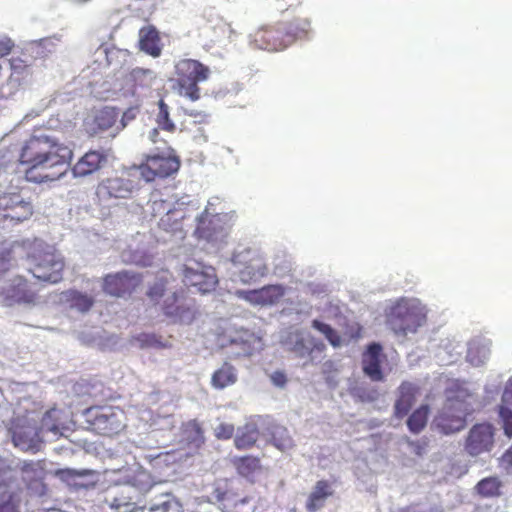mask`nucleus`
Wrapping results in <instances>:
<instances>
[{
	"label": "nucleus",
	"instance_id": "obj_1",
	"mask_svg": "<svg viewBox=\"0 0 512 512\" xmlns=\"http://www.w3.org/2000/svg\"><path fill=\"white\" fill-rule=\"evenodd\" d=\"M73 159V150L56 136L40 132L22 145L18 163L24 166L23 178L32 184H50L63 178Z\"/></svg>",
	"mask_w": 512,
	"mask_h": 512
},
{
	"label": "nucleus",
	"instance_id": "obj_2",
	"mask_svg": "<svg viewBox=\"0 0 512 512\" xmlns=\"http://www.w3.org/2000/svg\"><path fill=\"white\" fill-rule=\"evenodd\" d=\"M82 417L88 431L104 437L118 435L126 427L125 412L117 406H90L82 412Z\"/></svg>",
	"mask_w": 512,
	"mask_h": 512
},
{
	"label": "nucleus",
	"instance_id": "obj_3",
	"mask_svg": "<svg viewBox=\"0 0 512 512\" xmlns=\"http://www.w3.org/2000/svg\"><path fill=\"white\" fill-rule=\"evenodd\" d=\"M425 321L424 308L414 300L400 299L389 308L386 314L387 325L398 335L416 332Z\"/></svg>",
	"mask_w": 512,
	"mask_h": 512
},
{
	"label": "nucleus",
	"instance_id": "obj_4",
	"mask_svg": "<svg viewBox=\"0 0 512 512\" xmlns=\"http://www.w3.org/2000/svg\"><path fill=\"white\" fill-rule=\"evenodd\" d=\"M210 68L195 59H181L175 65L176 83L179 92L191 101L200 99L198 84L210 77Z\"/></svg>",
	"mask_w": 512,
	"mask_h": 512
},
{
	"label": "nucleus",
	"instance_id": "obj_5",
	"mask_svg": "<svg viewBox=\"0 0 512 512\" xmlns=\"http://www.w3.org/2000/svg\"><path fill=\"white\" fill-rule=\"evenodd\" d=\"M30 271L37 279L49 283L62 280L64 260L53 249L42 244L34 246L29 253Z\"/></svg>",
	"mask_w": 512,
	"mask_h": 512
},
{
	"label": "nucleus",
	"instance_id": "obj_6",
	"mask_svg": "<svg viewBox=\"0 0 512 512\" xmlns=\"http://www.w3.org/2000/svg\"><path fill=\"white\" fill-rule=\"evenodd\" d=\"M56 414V409L47 411L41 420L40 428L30 424L17 426L12 435L14 445L23 451L32 453L39 452L43 442L40 433L43 430L58 433L60 430V425L55 422Z\"/></svg>",
	"mask_w": 512,
	"mask_h": 512
},
{
	"label": "nucleus",
	"instance_id": "obj_7",
	"mask_svg": "<svg viewBox=\"0 0 512 512\" xmlns=\"http://www.w3.org/2000/svg\"><path fill=\"white\" fill-rule=\"evenodd\" d=\"M468 405L458 398H447L443 407L433 419V427L441 434L450 435L466 426Z\"/></svg>",
	"mask_w": 512,
	"mask_h": 512
},
{
	"label": "nucleus",
	"instance_id": "obj_8",
	"mask_svg": "<svg viewBox=\"0 0 512 512\" xmlns=\"http://www.w3.org/2000/svg\"><path fill=\"white\" fill-rule=\"evenodd\" d=\"M138 190L136 177L129 172H122L101 180L96 187V196L100 201L127 200Z\"/></svg>",
	"mask_w": 512,
	"mask_h": 512
},
{
	"label": "nucleus",
	"instance_id": "obj_9",
	"mask_svg": "<svg viewBox=\"0 0 512 512\" xmlns=\"http://www.w3.org/2000/svg\"><path fill=\"white\" fill-rule=\"evenodd\" d=\"M34 214V204L30 197H25L21 190L0 194V225L5 220L14 223L24 222Z\"/></svg>",
	"mask_w": 512,
	"mask_h": 512
},
{
	"label": "nucleus",
	"instance_id": "obj_10",
	"mask_svg": "<svg viewBox=\"0 0 512 512\" xmlns=\"http://www.w3.org/2000/svg\"><path fill=\"white\" fill-rule=\"evenodd\" d=\"M249 43L256 49L276 52L291 45V37L287 36L283 24L265 25L249 35Z\"/></svg>",
	"mask_w": 512,
	"mask_h": 512
},
{
	"label": "nucleus",
	"instance_id": "obj_11",
	"mask_svg": "<svg viewBox=\"0 0 512 512\" xmlns=\"http://www.w3.org/2000/svg\"><path fill=\"white\" fill-rule=\"evenodd\" d=\"M182 281L188 287H194L202 294L214 291L218 285L215 268L197 261L184 264Z\"/></svg>",
	"mask_w": 512,
	"mask_h": 512
},
{
	"label": "nucleus",
	"instance_id": "obj_12",
	"mask_svg": "<svg viewBox=\"0 0 512 512\" xmlns=\"http://www.w3.org/2000/svg\"><path fill=\"white\" fill-rule=\"evenodd\" d=\"M232 262L240 265L239 276L242 282L249 283L254 281L267 272V266L264 258L258 250L247 248L236 252L232 256Z\"/></svg>",
	"mask_w": 512,
	"mask_h": 512
},
{
	"label": "nucleus",
	"instance_id": "obj_13",
	"mask_svg": "<svg viewBox=\"0 0 512 512\" xmlns=\"http://www.w3.org/2000/svg\"><path fill=\"white\" fill-rule=\"evenodd\" d=\"M143 283L141 274L131 271H121L107 274L103 278V291L111 296L124 297L131 295Z\"/></svg>",
	"mask_w": 512,
	"mask_h": 512
},
{
	"label": "nucleus",
	"instance_id": "obj_14",
	"mask_svg": "<svg viewBox=\"0 0 512 512\" xmlns=\"http://www.w3.org/2000/svg\"><path fill=\"white\" fill-rule=\"evenodd\" d=\"M495 428L492 424L477 423L471 427L465 439L464 448L470 456L490 452L494 447Z\"/></svg>",
	"mask_w": 512,
	"mask_h": 512
},
{
	"label": "nucleus",
	"instance_id": "obj_15",
	"mask_svg": "<svg viewBox=\"0 0 512 512\" xmlns=\"http://www.w3.org/2000/svg\"><path fill=\"white\" fill-rule=\"evenodd\" d=\"M180 162L176 157L160 155L149 156L144 164L139 166L140 175L147 182L156 178H166L178 171Z\"/></svg>",
	"mask_w": 512,
	"mask_h": 512
},
{
	"label": "nucleus",
	"instance_id": "obj_16",
	"mask_svg": "<svg viewBox=\"0 0 512 512\" xmlns=\"http://www.w3.org/2000/svg\"><path fill=\"white\" fill-rule=\"evenodd\" d=\"M0 295L7 305L31 304L37 298L36 292L29 287L27 280L22 276L11 279L8 285L2 288Z\"/></svg>",
	"mask_w": 512,
	"mask_h": 512
},
{
	"label": "nucleus",
	"instance_id": "obj_17",
	"mask_svg": "<svg viewBox=\"0 0 512 512\" xmlns=\"http://www.w3.org/2000/svg\"><path fill=\"white\" fill-rule=\"evenodd\" d=\"M386 359L383 348L379 343L369 344L362 354V369L372 381L379 382L384 379L381 363Z\"/></svg>",
	"mask_w": 512,
	"mask_h": 512
},
{
	"label": "nucleus",
	"instance_id": "obj_18",
	"mask_svg": "<svg viewBox=\"0 0 512 512\" xmlns=\"http://www.w3.org/2000/svg\"><path fill=\"white\" fill-rule=\"evenodd\" d=\"M119 118V112L112 107H104L95 111L93 117L86 122L85 129L90 136H96L112 128Z\"/></svg>",
	"mask_w": 512,
	"mask_h": 512
},
{
	"label": "nucleus",
	"instance_id": "obj_19",
	"mask_svg": "<svg viewBox=\"0 0 512 512\" xmlns=\"http://www.w3.org/2000/svg\"><path fill=\"white\" fill-rule=\"evenodd\" d=\"M163 313L173 322L190 324L195 318V310L192 306L179 302L177 293L168 297L162 307Z\"/></svg>",
	"mask_w": 512,
	"mask_h": 512
},
{
	"label": "nucleus",
	"instance_id": "obj_20",
	"mask_svg": "<svg viewBox=\"0 0 512 512\" xmlns=\"http://www.w3.org/2000/svg\"><path fill=\"white\" fill-rule=\"evenodd\" d=\"M107 161L106 155L98 150H89L72 167L74 177H86L97 172Z\"/></svg>",
	"mask_w": 512,
	"mask_h": 512
},
{
	"label": "nucleus",
	"instance_id": "obj_21",
	"mask_svg": "<svg viewBox=\"0 0 512 512\" xmlns=\"http://www.w3.org/2000/svg\"><path fill=\"white\" fill-rule=\"evenodd\" d=\"M419 392L417 385L404 381L398 387V395L394 404V416L398 419L405 417L416 402Z\"/></svg>",
	"mask_w": 512,
	"mask_h": 512
},
{
	"label": "nucleus",
	"instance_id": "obj_22",
	"mask_svg": "<svg viewBox=\"0 0 512 512\" xmlns=\"http://www.w3.org/2000/svg\"><path fill=\"white\" fill-rule=\"evenodd\" d=\"M334 488L330 481L318 480L307 497L305 509L308 512H317L322 509L328 498L334 496Z\"/></svg>",
	"mask_w": 512,
	"mask_h": 512
},
{
	"label": "nucleus",
	"instance_id": "obj_23",
	"mask_svg": "<svg viewBox=\"0 0 512 512\" xmlns=\"http://www.w3.org/2000/svg\"><path fill=\"white\" fill-rule=\"evenodd\" d=\"M181 442L185 447L192 450H199L205 444L204 429L201 423L192 419L182 423L180 428Z\"/></svg>",
	"mask_w": 512,
	"mask_h": 512
},
{
	"label": "nucleus",
	"instance_id": "obj_24",
	"mask_svg": "<svg viewBox=\"0 0 512 512\" xmlns=\"http://www.w3.org/2000/svg\"><path fill=\"white\" fill-rule=\"evenodd\" d=\"M139 47L143 52L154 58L161 55V38L155 26L148 25L139 30Z\"/></svg>",
	"mask_w": 512,
	"mask_h": 512
},
{
	"label": "nucleus",
	"instance_id": "obj_25",
	"mask_svg": "<svg viewBox=\"0 0 512 512\" xmlns=\"http://www.w3.org/2000/svg\"><path fill=\"white\" fill-rule=\"evenodd\" d=\"M504 483L497 476L481 479L474 487V492L480 498L493 499L503 495Z\"/></svg>",
	"mask_w": 512,
	"mask_h": 512
},
{
	"label": "nucleus",
	"instance_id": "obj_26",
	"mask_svg": "<svg viewBox=\"0 0 512 512\" xmlns=\"http://www.w3.org/2000/svg\"><path fill=\"white\" fill-rule=\"evenodd\" d=\"M218 215H211L205 209L197 219L195 235L199 239L212 240L218 233Z\"/></svg>",
	"mask_w": 512,
	"mask_h": 512
},
{
	"label": "nucleus",
	"instance_id": "obj_27",
	"mask_svg": "<svg viewBox=\"0 0 512 512\" xmlns=\"http://www.w3.org/2000/svg\"><path fill=\"white\" fill-rule=\"evenodd\" d=\"M157 79V74L151 69H144L140 67L133 68L127 77L128 83L132 84L133 91L149 90L154 85Z\"/></svg>",
	"mask_w": 512,
	"mask_h": 512
},
{
	"label": "nucleus",
	"instance_id": "obj_28",
	"mask_svg": "<svg viewBox=\"0 0 512 512\" xmlns=\"http://www.w3.org/2000/svg\"><path fill=\"white\" fill-rule=\"evenodd\" d=\"M186 218V210L181 207L169 209L165 215L160 218L159 228L169 232L177 233L183 231V221Z\"/></svg>",
	"mask_w": 512,
	"mask_h": 512
},
{
	"label": "nucleus",
	"instance_id": "obj_29",
	"mask_svg": "<svg viewBox=\"0 0 512 512\" xmlns=\"http://www.w3.org/2000/svg\"><path fill=\"white\" fill-rule=\"evenodd\" d=\"M260 432L255 423H246L240 427L234 438V445L238 450L252 448L259 438Z\"/></svg>",
	"mask_w": 512,
	"mask_h": 512
},
{
	"label": "nucleus",
	"instance_id": "obj_30",
	"mask_svg": "<svg viewBox=\"0 0 512 512\" xmlns=\"http://www.w3.org/2000/svg\"><path fill=\"white\" fill-rule=\"evenodd\" d=\"M326 345L323 341L309 335L307 337L298 338L293 344L292 351L299 358L310 356L314 351L323 352Z\"/></svg>",
	"mask_w": 512,
	"mask_h": 512
},
{
	"label": "nucleus",
	"instance_id": "obj_31",
	"mask_svg": "<svg viewBox=\"0 0 512 512\" xmlns=\"http://www.w3.org/2000/svg\"><path fill=\"white\" fill-rule=\"evenodd\" d=\"M62 299L72 309L82 313L87 312L94 304V298L77 290H68L62 293Z\"/></svg>",
	"mask_w": 512,
	"mask_h": 512
},
{
	"label": "nucleus",
	"instance_id": "obj_32",
	"mask_svg": "<svg viewBox=\"0 0 512 512\" xmlns=\"http://www.w3.org/2000/svg\"><path fill=\"white\" fill-rule=\"evenodd\" d=\"M19 469L22 480L29 485L41 481L45 475V465L42 460L23 461Z\"/></svg>",
	"mask_w": 512,
	"mask_h": 512
},
{
	"label": "nucleus",
	"instance_id": "obj_33",
	"mask_svg": "<svg viewBox=\"0 0 512 512\" xmlns=\"http://www.w3.org/2000/svg\"><path fill=\"white\" fill-rule=\"evenodd\" d=\"M237 381V374L234 366L225 362L217 369L211 378V384L216 389H224Z\"/></svg>",
	"mask_w": 512,
	"mask_h": 512
},
{
	"label": "nucleus",
	"instance_id": "obj_34",
	"mask_svg": "<svg viewBox=\"0 0 512 512\" xmlns=\"http://www.w3.org/2000/svg\"><path fill=\"white\" fill-rule=\"evenodd\" d=\"M287 36L291 37V44L297 39L308 37L312 31L311 20L308 17H297L284 25Z\"/></svg>",
	"mask_w": 512,
	"mask_h": 512
},
{
	"label": "nucleus",
	"instance_id": "obj_35",
	"mask_svg": "<svg viewBox=\"0 0 512 512\" xmlns=\"http://www.w3.org/2000/svg\"><path fill=\"white\" fill-rule=\"evenodd\" d=\"M430 413V407L427 404L420 405L415 409L407 419V427L413 434L421 433L428 422V416Z\"/></svg>",
	"mask_w": 512,
	"mask_h": 512
},
{
	"label": "nucleus",
	"instance_id": "obj_36",
	"mask_svg": "<svg viewBox=\"0 0 512 512\" xmlns=\"http://www.w3.org/2000/svg\"><path fill=\"white\" fill-rule=\"evenodd\" d=\"M233 465L237 472L244 477L253 475L261 468L260 459L251 455L234 458Z\"/></svg>",
	"mask_w": 512,
	"mask_h": 512
},
{
	"label": "nucleus",
	"instance_id": "obj_37",
	"mask_svg": "<svg viewBox=\"0 0 512 512\" xmlns=\"http://www.w3.org/2000/svg\"><path fill=\"white\" fill-rule=\"evenodd\" d=\"M260 303L262 306L273 305L280 301L285 294V288L282 285H267L258 289Z\"/></svg>",
	"mask_w": 512,
	"mask_h": 512
},
{
	"label": "nucleus",
	"instance_id": "obj_38",
	"mask_svg": "<svg viewBox=\"0 0 512 512\" xmlns=\"http://www.w3.org/2000/svg\"><path fill=\"white\" fill-rule=\"evenodd\" d=\"M156 123L158 128L169 133H173L176 130V125L170 118L169 107L163 99L158 102V113L156 116Z\"/></svg>",
	"mask_w": 512,
	"mask_h": 512
},
{
	"label": "nucleus",
	"instance_id": "obj_39",
	"mask_svg": "<svg viewBox=\"0 0 512 512\" xmlns=\"http://www.w3.org/2000/svg\"><path fill=\"white\" fill-rule=\"evenodd\" d=\"M312 328L320 332L325 336L327 341L333 346V347H340L342 344V340L338 332L332 328L329 324H326L318 319H314L311 322Z\"/></svg>",
	"mask_w": 512,
	"mask_h": 512
},
{
	"label": "nucleus",
	"instance_id": "obj_40",
	"mask_svg": "<svg viewBox=\"0 0 512 512\" xmlns=\"http://www.w3.org/2000/svg\"><path fill=\"white\" fill-rule=\"evenodd\" d=\"M141 348H169L171 345L162 340V337L154 333H142L136 337Z\"/></svg>",
	"mask_w": 512,
	"mask_h": 512
},
{
	"label": "nucleus",
	"instance_id": "obj_41",
	"mask_svg": "<svg viewBox=\"0 0 512 512\" xmlns=\"http://www.w3.org/2000/svg\"><path fill=\"white\" fill-rule=\"evenodd\" d=\"M169 283V277L167 275H161L157 277L156 281L148 288V298L157 303L165 294L167 285Z\"/></svg>",
	"mask_w": 512,
	"mask_h": 512
},
{
	"label": "nucleus",
	"instance_id": "obj_42",
	"mask_svg": "<svg viewBox=\"0 0 512 512\" xmlns=\"http://www.w3.org/2000/svg\"><path fill=\"white\" fill-rule=\"evenodd\" d=\"M272 441L275 447L281 451L288 450L293 447V439L285 428L276 429L272 435Z\"/></svg>",
	"mask_w": 512,
	"mask_h": 512
},
{
	"label": "nucleus",
	"instance_id": "obj_43",
	"mask_svg": "<svg viewBox=\"0 0 512 512\" xmlns=\"http://www.w3.org/2000/svg\"><path fill=\"white\" fill-rule=\"evenodd\" d=\"M251 498L246 494H241L237 489L231 487L227 499L224 503L226 509H237L240 505L249 503Z\"/></svg>",
	"mask_w": 512,
	"mask_h": 512
},
{
	"label": "nucleus",
	"instance_id": "obj_44",
	"mask_svg": "<svg viewBox=\"0 0 512 512\" xmlns=\"http://www.w3.org/2000/svg\"><path fill=\"white\" fill-rule=\"evenodd\" d=\"M110 507L115 512H143V508L138 506L135 502L126 500L125 497H115Z\"/></svg>",
	"mask_w": 512,
	"mask_h": 512
},
{
	"label": "nucleus",
	"instance_id": "obj_45",
	"mask_svg": "<svg viewBox=\"0 0 512 512\" xmlns=\"http://www.w3.org/2000/svg\"><path fill=\"white\" fill-rule=\"evenodd\" d=\"M179 502L172 496L166 495L165 499L158 504L151 506V512H180Z\"/></svg>",
	"mask_w": 512,
	"mask_h": 512
},
{
	"label": "nucleus",
	"instance_id": "obj_46",
	"mask_svg": "<svg viewBox=\"0 0 512 512\" xmlns=\"http://www.w3.org/2000/svg\"><path fill=\"white\" fill-rule=\"evenodd\" d=\"M510 407L504 403L499 406V416L503 423L504 434L509 438L512 437V410Z\"/></svg>",
	"mask_w": 512,
	"mask_h": 512
},
{
	"label": "nucleus",
	"instance_id": "obj_47",
	"mask_svg": "<svg viewBox=\"0 0 512 512\" xmlns=\"http://www.w3.org/2000/svg\"><path fill=\"white\" fill-rule=\"evenodd\" d=\"M237 334H238L237 336H232L230 334L228 338H226L225 336L219 337L218 341H219L221 347H226V346H231V345L245 346L247 341L244 339V336L248 334V331L240 330V331H237Z\"/></svg>",
	"mask_w": 512,
	"mask_h": 512
},
{
	"label": "nucleus",
	"instance_id": "obj_48",
	"mask_svg": "<svg viewBox=\"0 0 512 512\" xmlns=\"http://www.w3.org/2000/svg\"><path fill=\"white\" fill-rule=\"evenodd\" d=\"M0 512H18L15 495L4 492L0 499Z\"/></svg>",
	"mask_w": 512,
	"mask_h": 512
},
{
	"label": "nucleus",
	"instance_id": "obj_49",
	"mask_svg": "<svg viewBox=\"0 0 512 512\" xmlns=\"http://www.w3.org/2000/svg\"><path fill=\"white\" fill-rule=\"evenodd\" d=\"M235 432L233 424L221 423L215 428V437L218 440H228L232 438Z\"/></svg>",
	"mask_w": 512,
	"mask_h": 512
},
{
	"label": "nucleus",
	"instance_id": "obj_50",
	"mask_svg": "<svg viewBox=\"0 0 512 512\" xmlns=\"http://www.w3.org/2000/svg\"><path fill=\"white\" fill-rule=\"evenodd\" d=\"M231 485H229L227 482L224 483V484H218L213 492H212V497L217 501L219 502L220 504H222L224 506V503L227 499V495L231 489Z\"/></svg>",
	"mask_w": 512,
	"mask_h": 512
},
{
	"label": "nucleus",
	"instance_id": "obj_51",
	"mask_svg": "<svg viewBox=\"0 0 512 512\" xmlns=\"http://www.w3.org/2000/svg\"><path fill=\"white\" fill-rule=\"evenodd\" d=\"M409 447L412 452L417 456H422L428 447L429 441L427 438H422L419 440H407Z\"/></svg>",
	"mask_w": 512,
	"mask_h": 512
},
{
	"label": "nucleus",
	"instance_id": "obj_52",
	"mask_svg": "<svg viewBox=\"0 0 512 512\" xmlns=\"http://www.w3.org/2000/svg\"><path fill=\"white\" fill-rule=\"evenodd\" d=\"M237 295L240 298L248 301L251 304L261 305V303H260V295L258 293V289H256V290L238 291Z\"/></svg>",
	"mask_w": 512,
	"mask_h": 512
},
{
	"label": "nucleus",
	"instance_id": "obj_53",
	"mask_svg": "<svg viewBox=\"0 0 512 512\" xmlns=\"http://www.w3.org/2000/svg\"><path fill=\"white\" fill-rule=\"evenodd\" d=\"M184 114L195 119L196 123L206 124L209 121V114L205 111L195 109H184Z\"/></svg>",
	"mask_w": 512,
	"mask_h": 512
},
{
	"label": "nucleus",
	"instance_id": "obj_54",
	"mask_svg": "<svg viewBox=\"0 0 512 512\" xmlns=\"http://www.w3.org/2000/svg\"><path fill=\"white\" fill-rule=\"evenodd\" d=\"M11 259V253L9 251L0 252V277L10 270Z\"/></svg>",
	"mask_w": 512,
	"mask_h": 512
},
{
	"label": "nucleus",
	"instance_id": "obj_55",
	"mask_svg": "<svg viewBox=\"0 0 512 512\" xmlns=\"http://www.w3.org/2000/svg\"><path fill=\"white\" fill-rule=\"evenodd\" d=\"M275 8L280 11H285L290 8H296L300 6L303 0H274Z\"/></svg>",
	"mask_w": 512,
	"mask_h": 512
},
{
	"label": "nucleus",
	"instance_id": "obj_56",
	"mask_svg": "<svg viewBox=\"0 0 512 512\" xmlns=\"http://www.w3.org/2000/svg\"><path fill=\"white\" fill-rule=\"evenodd\" d=\"M272 383L280 388L285 387L287 383V376L283 371L277 370L270 375Z\"/></svg>",
	"mask_w": 512,
	"mask_h": 512
},
{
	"label": "nucleus",
	"instance_id": "obj_57",
	"mask_svg": "<svg viewBox=\"0 0 512 512\" xmlns=\"http://www.w3.org/2000/svg\"><path fill=\"white\" fill-rule=\"evenodd\" d=\"M502 403L512 406V377L509 379L502 396Z\"/></svg>",
	"mask_w": 512,
	"mask_h": 512
},
{
	"label": "nucleus",
	"instance_id": "obj_58",
	"mask_svg": "<svg viewBox=\"0 0 512 512\" xmlns=\"http://www.w3.org/2000/svg\"><path fill=\"white\" fill-rule=\"evenodd\" d=\"M13 44L11 41H1L0 40V57H4L8 55L12 50Z\"/></svg>",
	"mask_w": 512,
	"mask_h": 512
},
{
	"label": "nucleus",
	"instance_id": "obj_59",
	"mask_svg": "<svg viewBox=\"0 0 512 512\" xmlns=\"http://www.w3.org/2000/svg\"><path fill=\"white\" fill-rule=\"evenodd\" d=\"M475 512H500V507L492 504L477 506Z\"/></svg>",
	"mask_w": 512,
	"mask_h": 512
},
{
	"label": "nucleus",
	"instance_id": "obj_60",
	"mask_svg": "<svg viewBox=\"0 0 512 512\" xmlns=\"http://www.w3.org/2000/svg\"><path fill=\"white\" fill-rule=\"evenodd\" d=\"M502 461L507 465L512 466V446L503 454Z\"/></svg>",
	"mask_w": 512,
	"mask_h": 512
},
{
	"label": "nucleus",
	"instance_id": "obj_61",
	"mask_svg": "<svg viewBox=\"0 0 512 512\" xmlns=\"http://www.w3.org/2000/svg\"><path fill=\"white\" fill-rule=\"evenodd\" d=\"M21 63H22V60L19 59V58H12V59H10L11 68L14 69V70L20 69L21 68Z\"/></svg>",
	"mask_w": 512,
	"mask_h": 512
},
{
	"label": "nucleus",
	"instance_id": "obj_62",
	"mask_svg": "<svg viewBox=\"0 0 512 512\" xmlns=\"http://www.w3.org/2000/svg\"><path fill=\"white\" fill-rule=\"evenodd\" d=\"M159 136V131L157 128H154L150 131L149 133V138L152 142H156L157 141V137Z\"/></svg>",
	"mask_w": 512,
	"mask_h": 512
},
{
	"label": "nucleus",
	"instance_id": "obj_63",
	"mask_svg": "<svg viewBox=\"0 0 512 512\" xmlns=\"http://www.w3.org/2000/svg\"><path fill=\"white\" fill-rule=\"evenodd\" d=\"M467 358L469 359V361H470L471 363H473V364L475 363V362H474V360H473V358H472V350H469V352H468V354H467Z\"/></svg>",
	"mask_w": 512,
	"mask_h": 512
},
{
	"label": "nucleus",
	"instance_id": "obj_64",
	"mask_svg": "<svg viewBox=\"0 0 512 512\" xmlns=\"http://www.w3.org/2000/svg\"><path fill=\"white\" fill-rule=\"evenodd\" d=\"M361 331H362V328L361 327H357V333L354 335L356 338L360 337L361 336Z\"/></svg>",
	"mask_w": 512,
	"mask_h": 512
}]
</instances>
